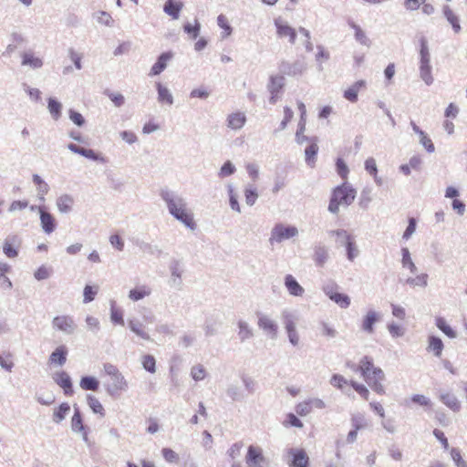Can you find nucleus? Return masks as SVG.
<instances>
[{
	"instance_id": "obj_55",
	"label": "nucleus",
	"mask_w": 467,
	"mask_h": 467,
	"mask_svg": "<svg viewBox=\"0 0 467 467\" xmlns=\"http://www.w3.org/2000/svg\"><path fill=\"white\" fill-rule=\"evenodd\" d=\"M98 293V287L86 285L84 288V303H89L95 299Z\"/></svg>"
},
{
	"instance_id": "obj_51",
	"label": "nucleus",
	"mask_w": 467,
	"mask_h": 467,
	"mask_svg": "<svg viewBox=\"0 0 467 467\" xmlns=\"http://www.w3.org/2000/svg\"><path fill=\"white\" fill-rule=\"evenodd\" d=\"M420 64L430 63V53L427 41L424 38L420 39Z\"/></svg>"
},
{
	"instance_id": "obj_7",
	"label": "nucleus",
	"mask_w": 467,
	"mask_h": 467,
	"mask_svg": "<svg viewBox=\"0 0 467 467\" xmlns=\"http://www.w3.org/2000/svg\"><path fill=\"white\" fill-rule=\"evenodd\" d=\"M31 210H37L40 213L41 226L45 233L51 234L56 229V220L54 216L47 212L42 206H31Z\"/></svg>"
},
{
	"instance_id": "obj_9",
	"label": "nucleus",
	"mask_w": 467,
	"mask_h": 467,
	"mask_svg": "<svg viewBox=\"0 0 467 467\" xmlns=\"http://www.w3.org/2000/svg\"><path fill=\"white\" fill-rule=\"evenodd\" d=\"M52 325L54 328L65 333H72L75 327V322L69 316H57L53 318Z\"/></svg>"
},
{
	"instance_id": "obj_46",
	"label": "nucleus",
	"mask_w": 467,
	"mask_h": 467,
	"mask_svg": "<svg viewBox=\"0 0 467 467\" xmlns=\"http://www.w3.org/2000/svg\"><path fill=\"white\" fill-rule=\"evenodd\" d=\"M142 366L150 373H155L156 371V360L152 355H144L142 357Z\"/></svg>"
},
{
	"instance_id": "obj_54",
	"label": "nucleus",
	"mask_w": 467,
	"mask_h": 467,
	"mask_svg": "<svg viewBox=\"0 0 467 467\" xmlns=\"http://www.w3.org/2000/svg\"><path fill=\"white\" fill-rule=\"evenodd\" d=\"M347 252H348V257L351 261L358 254V250H357L356 244L350 235H347Z\"/></svg>"
},
{
	"instance_id": "obj_31",
	"label": "nucleus",
	"mask_w": 467,
	"mask_h": 467,
	"mask_svg": "<svg viewBox=\"0 0 467 467\" xmlns=\"http://www.w3.org/2000/svg\"><path fill=\"white\" fill-rule=\"evenodd\" d=\"M435 323L437 327L441 331H442L448 337H456V331L447 323V321L443 317H436Z\"/></svg>"
},
{
	"instance_id": "obj_42",
	"label": "nucleus",
	"mask_w": 467,
	"mask_h": 467,
	"mask_svg": "<svg viewBox=\"0 0 467 467\" xmlns=\"http://www.w3.org/2000/svg\"><path fill=\"white\" fill-rule=\"evenodd\" d=\"M420 77L427 85H431L433 81L431 75V67L430 63L420 64Z\"/></svg>"
},
{
	"instance_id": "obj_22",
	"label": "nucleus",
	"mask_w": 467,
	"mask_h": 467,
	"mask_svg": "<svg viewBox=\"0 0 467 467\" xmlns=\"http://www.w3.org/2000/svg\"><path fill=\"white\" fill-rule=\"evenodd\" d=\"M67 148L72 152L82 155L87 159L93 160V161L100 160L99 155L91 149H86V148L80 147L74 143L68 144Z\"/></svg>"
},
{
	"instance_id": "obj_6",
	"label": "nucleus",
	"mask_w": 467,
	"mask_h": 467,
	"mask_svg": "<svg viewBox=\"0 0 467 467\" xmlns=\"http://www.w3.org/2000/svg\"><path fill=\"white\" fill-rule=\"evenodd\" d=\"M275 26L276 28V35L278 37H287L290 44L296 43V31L294 27L289 26L287 22L278 17L275 19Z\"/></svg>"
},
{
	"instance_id": "obj_37",
	"label": "nucleus",
	"mask_w": 467,
	"mask_h": 467,
	"mask_svg": "<svg viewBox=\"0 0 467 467\" xmlns=\"http://www.w3.org/2000/svg\"><path fill=\"white\" fill-rule=\"evenodd\" d=\"M328 257L327 251L323 246H317L315 248L314 252V260L316 264L319 266H323L327 262Z\"/></svg>"
},
{
	"instance_id": "obj_13",
	"label": "nucleus",
	"mask_w": 467,
	"mask_h": 467,
	"mask_svg": "<svg viewBox=\"0 0 467 467\" xmlns=\"http://www.w3.org/2000/svg\"><path fill=\"white\" fill-rule=\"evenodd\" d=\"M19 245L20 241L17 236L8 237L4 242L3 252L8 258H15L18 255Z\"/></svg>"
},
{
	"instance_id": "obj_38",
	"label": "nucleus",
	"mask_w": 467,
	"mask_h": 467,
	"mask_svg": "<svg viewBox=\"0 0 467 467\" xmlns=\"http://www.w3.org/2000/svg\"><path fill=\"white\" fill-rule=\"evenodd\" d=\"M317 151H318V146H317V142H312L309 146L306 147V149L305 150L306 161L309 165H311V166L314 165Z\"/></svg>"
},
{
	"instance_id": "obj_28",
	"label": "nucleus",
	"mask_w": 467,
	"mask_h": 467,
	"mask_svg": "<svg viewBox=\"0 0 467 467\" xmlns=\"http://www.w3.org/2000/svg\"><path fill=\"white\" fill-rule=\"evenodd\" d=\"M443 14L448 22L451 25L454 32L459 33L462 27L457 15H455L454 12L448 5L444 6Z\"/></svg>"
},
{
	"instance_id": "obj_40",
	"label": "nucleus",
	"mask_w": 467,
	"mask_h": 467,
	"mask_svg": "<svg viewBox=\"0 0 467 467\" xmlns=\"http://www.w3.org/2000/svg\"><path fill=\"white\" fill-rule=\"evenodd\" d=\"M401 252H402V265H403V267L409 268L410 271L413 274L416 273L417 267L410 257L409 249L406 247L402 248Z\"/></svg>"
},
{
	"instance_id": "obj_44",
	"label": "nucleus",
	"mask_w": 467,
	"mask_h": 467,
	"mask_svg": "<svg viewBox=\"0 0 467 467\" xmlns=\"http://www.w3.org/2000/svg\"><path fill=\"white\" fill-rule=\"evenodd\" d=\"M129 326L130 329L139 337L144 339H150V336L143 329V325L136 320H130Z\"/></svg>"
},
{
	"instance_id": "obj_45",
	"label": "nucleus",
	"mask_w": 467,
	"mask_h": 467,
	"mask_svg": "<svg viewBox=\"0 0 467 467\" xmlns=\"http://www.w3.org/2000/svg\"><path fill=\"white\" fill-rule=\"evenodd\" d=\"M351 424H352L353 430H356L358 431L362 429H365L368 425L365 417L361 414L352 415Z\"/></svg>"
},
{
	"instance_id": "obj_12",
	"label": "nucleus",
	"mask_w": 467,
	"mask_h": 467,
	"mask_svg": "<svg viewBox=\"0 0 467 467\" xmlns=\"http://www.w3.org/2000/svg\"><path fill=\"white\" fill-rule=\"evenodd\" d=\"M68 350L66 346H58L49 356V365H55L62 367L67 362Z\"/></svg>"
},
{
	"instance_id": "obj_26",
	"label": "nucleus",
	"mask_w": 467,
	"mask_h": 467,
	"mask_svg": "<svg viewBox=\"0 0 467 467\" xmlns=\"http://www.w3.org/2000/svg\"><path fill=\"white\" fill-rule=\"evenodd\" d=\"M74 204L73 198L68 194H63L57 200V206L60 213H68Z\"/></svg>"
},
{
	"instance_id": "obj_5",
	"label": "nucleus",
	"mask_w": 467,
	"mask_h": 467,
	"mask_svg": "<svg viewBox=\"0 0 467 467\" xmlns=\"http://www.w3.org/2000/svg\"><path fill=\"white\" fill-rule=\"evenodd\" d=\"M245 462L249 467H263L266 462L263 449L259 446L250 445L247 449Z\"/></svg>"
},
{
	"instance_id": "obj_20",
	"label": "nucleus",
	"mask_w": 467,
	"mask_h": 467,
	"mask_svg": "<svg viewBox=\"0 0 467 467\" xmlns=\"http://www.w3.org/2000/svg\"><path fill=\"white\" fill-rule=\"evenodd\" d=\"M366 87L364 80H358L350 86L344 92V98L350 102H356L358 100V92Z\"/></svg>"
},
{
	"instance_id": "obj_30",
	"label": "nucleus",
	"mask_w": 467,
	"mask_h": 467,
	"mask_svg": "<svg viewBox=\"0 0 467 467\" xmlns=\"http://www.w3.org/2000/svg\"><path fill=\"white\" fill-rule=\"evenodd\" d=\"M79 386L84 390L97 391L99 388V382L94 377H82L79 382Z\"/></svg>"
},
{
	"instance_id": "obj_59",
	"label": "nucleus",
	"mask_w": 467,
	"mask_h": 467,
	"mask_svg": "<svg viewBox=\"0 0 467 467\" xmlns=\"http://www.w3.org/2000/svg\"><path fill=\"white\" fill-rule=\"evenodd\" d=\"M350 26L355 31L356 39L362 44H366L368 39H367L365 32L360 28V26L354 23H351Z\"/></svg>"
},
{
	"instance_id": "obj_41",
	"label": "nucleus",
	"mask_w": 467,
	"mask_h": 467,
	"mask_svg": "<svg viewBox=\"0 0 467 467\" xmlns=\"http://www.w3.org/2000/svg\"><path fill=\"white\" fill-rule=\"evenodd\" d=\"M349 385L354 389L356 392H358L362 399L368 400L369 399V390L362 383H358L355 380H350Z\"/></svg>"
},
{
	"instance_id": "obj_34",
	"label": "nucleus",
	"mask_w": 467,
	"mask_h": 467,
	"mask_svg": "<svg viewBox=\"0 0 467 467\" xmlns=\"http://www.w3.org/2000/svg\"><path fill=\"white\" fill-rule=\"evenodd\" d=\"M87 401L89 406V408L92 410V411L96 414H99L100 416L105 415V409L103 405L100 403L99 399L92 395H88Z\"/></svg>"
},
{
	"instance_id": "obj_23",
	"label": "nucleus",
	"mask_w": 467,
	"mask_h": 467,
	"mask_svg": "<svg viewBox=\"0 0 467 467\" xmlns=\"http://www.w3.org/2000/svg\"><path fill=\"white\" fill-rule=\"evenodd\" d=\"M246 121V118L242 112H234L228 116L227 126L232 130L241 129Z\"/></svg>"
},
{
	"instance_id": "obj_48",
	"label": "nucleus",
	"mask_w": 467,
	"mask_h": 467,
	"mask_svg": "<svg viewBox=\"0 0 467 467\" xmlns=\"http://www.w3.org/2000/svg\"><path fill=\"white\" fill-rule=\"evenodd\" d=\"M191 375L196 381L202 380L206 377V370L202 365H196L192 368Z\"/></svg>"
},
{
	"instance_id": "obj_29",
	"label": "nucleus",
	"mask_w": 467,
	"mask_h": 467,
	"mask_svg": "<svg viewBox=\"0 0 467 467\" xmlns=\"http://www.w3.org/2000/svg\"><path fill=\"white\" fill-rule=\"evenodd\" d=\"M413 130L419 134L420 143L423 145V147L429 151L433 152L435 150L434 144L432 143V140L426 135L424 131H422L416 124H412Z\"/></svg>"
},
{
	"instance_id": "obj_1",
	"label": "nucleus",
	"mask_w": 467,
	"mask_h": 467,
	"mask_svg": "<svg viewBox=\"0 0 467 467\" xmlns=\"http://www.w3.org/2000/svg\"><path fill=\"white\" fill-rule=\"evenodd\" d=\"M353 371L358 372L368 385L379 395L385 394L383 382L385 374L383 370L375 366L373 358L369 356L362 357L358 365L348 363Z\"/></svg>"
},
{
	"instance_id": "obj_10",
	"label": "nucleus",
	"mask_w": 467,
	"mask_h": 467,
	"mask_svg": "<svg viewBox=\"0 0 467 467\" xmlns=\"http://www.w3.org/2000/svg\"><path fill=\"white\" fill-rule=\"evenodd\" d=\"M54 381L63 389L66 396H72L73 387L69 375L65 371L57 372L53 376Z\"/></svg>"
},
{
	"instance_id": "obj_32",
	"label": "nucleus",
	"mask_w": 467,
	"mask_h": 467,
	"mask_svg": "<svg viewBox=\"0 0 467 467\" xmlns=\"http://www.w3.org/2000/svg\"><path fill=\"white\" fill-rule=\"evenodd\" d=\"M22 65L38 68L42 67L43 62L41 58L36 57L33 53H24L22 55Z\"/></svg>"
},
{
	"instance_id": "obj_21",
	"label": "nucleus",
	"mask_w": 467,
	"mask_h": 467,
	"mask_svg": "<svg viewBox=\"0 0 467 467\" xmlns=\"http://www.w3.org/2000/svg\"><path fill=\"white\" fill-rule=\"evenodd\" d=\"M112 379L113 382L107 387V391L110 395H117L128 388V383L122 375L118 376Z\"/></svg>"
},
{
	"instance_id": "obj_43",
	"label": "nucleus",
	"mask_w": 467,
	"mask_h": 467,
	"mask_svg": "<svg viewBox=\"0 0 467 467\" xmlns=\"http://www.w3.org/2000/svg\"><path fill=\"white\" fill-rule=\"evenodd\" d=\"M62 105L55 99H48V110L55 119H58L61 115Z\"/></svg>"
},
{
	"instance_id": "obj_53",
	"label": "nucleus",
	"mask_w": 467,
	"mask_h": 467,
	"mask_svg": "<svg viewBox=\"0 0 467 467\" xmlns=\"http://www.w3.org/2000/svg\"><path fill=\"white\" fill-rule=\"evenodd\" d=\"M336 169H337V172L342 179H347L349 171H348V168L343 159L338 158L337 160Z\"/></svg>"
},
{
	"instance_id": "obj_52",
	"label": "nucleus",
	"mask_w": 467,
	"mask_h": 467,
	"mask_svg": "<svg viewBox=\"0 0 467 467\" xmlns=\"http://www.w3.org/2000/svg\"><path fill=\"white\" fill-rule=\"evenodd\" d=\"M183 29L192 38H196L200 32V24L197 20H195L194 24H190V23L185 24L183 26Z\"/></svg>"
},
{
	"instance_id": "obj_17",
	"label": "nucleus",
	"mask_w": 467,
	"mask_h": 467,
	"mask_svg": "<svg viewBox=\"0 0 467 467\" xmlns=\"http://www.w3.org/2000/svg\"><path fill=\"white\" fill-rule=\"evenodd\" d=\"M183 4L180 0H167L163 10L167 15L171 16L172 19H178Z\"/></svg>"
},
{
	"instance_id": "obj_27",
	"label": "nucleus",
	"mask_w": 467,
	"mask_h": 467,
	"mask_svg": "<svg viewBox=\"0 0 467 467\" xmlns=\"http://www.w3.org/2000/svg\"><path fill=\"white\" fill-rule=\"evenodd\" d=\"M441 400L453 411H459L461 404L457 398L451 393H444L440 396Z\"/></svg>"
},
{
	"instance_id": "obj_35",
	"label": "nucleus",
	"mask_w": 467,
	"mask_h": 467,
	"mask_svg": "<svg viewBox=\"0 0 467 467\" xmlns=\"http://www.w3.org/2000/svg\"><path fill=\"white\" fill-rule=\"evenodd\" d=\"M157 90L159 100L161 103H166L168 105H171L173 102V99L169 89L166 87H163L161 83H157Z\"/></svg>"
},
{
	"instance_id": "obj_60",
	"label": "nucleus",
	"mask_w": 467,
	"mask_h": 467,
	"mask_svg": "<svg viewBox=\"0 0 467 467\" xmlns=\"http://www.w3.org/2000/svg\"><path fill=\"white\" fill-rule=\"evenodd\" d=\"M239 336L242 340H244L252 336V331L249 329L247 324L244 321L238 323Z\"/></svg>"
},
{
	"instance_id": "obj_2",
	"label": "nucleus",
	"mask_w": 467,
	"mask_h": 467,
	"mask_svg": "<svg viewBox=\"0 0 467 467\" xmlns=\"http://www.w3.org/2000/svg\"><path fill=\"white\" fill-rule=\"evenodd\" d=\"M355 197L356 191L347 183H343L333 191L328 210L337 213L339 211V205H349Z\"/></svg>"
},
{
	"instance_id": "obj_14",
	"label": "nucleus",
	"mask_w": 467,
	"mask_h": 467,
	"mask_svg": "<svg viewBox=\"0 0 467 467\" xmlns=\"http://www.w3.org/2000/svg\"><path fill=\"white\" fill-rule=\"evenodd\" d=\"M173 54L171 52L162 53L157 62L151 67L150 75L156 76L161 74L167 67L168 62L172 58Z\"/></svg>"
},
{
	"instance_id": "obj_56",
	"label": "nucleus",
	"mask_w": 467,
	"mask_h": 467,
	"mask_svg": "<svg viewBox=\"0 0 467 467\" xmlns=\"http://www.w3.org/2000/svg\"><path fill=\"white\" fill-rule=\"evenodd\" d=\"M218 26L223 29V36H228L232 33V28L229 26L228 19L225 16L220 15L217 18Z\"/></svg>"
},
{
	"instance_id": "obj_3",
	"label": "nucleus",
	"mask_w": 467,
	"mask_h": 467,
	"mask_svg": "<svg viewBox=\"0 0 467 467\" xmlns=\"http://www.w3.org/2000/svg\"><path fill=\"white\" fill-rule=\"evenodd\" d=\"M163 199L167 202L170 213L178 220L182 222L186 226L191 229L195 228V222L192 214L188 211L185 204L182 200H173L169 197V194H163Z\"/></svg>"
},
{
	"instance_id": "obj_62",
	"label": "nucleus",
	"mask_w": 467,
	"mask_h": 467,
	"mask_svg": "<svg viewBox=\"0 0 467 467\" xmlns=\"http://www.w3.org/2000/svg\"><path fill=\"white\" fill-rule=\"evenodd\" d=\"M50 269L47 267L46 265H42L35 272V277L37 280H44L49 277L50 275Z\"/></svg>"
},
{
	"instance_id": "obj_4",
	"label": "nucleus",
	"mask_w": 467,
	"mask_h": 467,
	"mask_svg": "<svg viewBox=\"0 0 467 467\" xmlns=\"http://www.w3.org/2000/svg\"><path fill=\"white\" fill-rule=\"evenodd\" d=\"M297 233L298 231L295 226H285L279 223L273 228L270 242L281 243L285 239L296 236Z\"/></svg>"
},
{
	"instance_id": "obj_8",
	"label": "nucleus",
	"mask_w": 467,
	"mask_h": 467,
	"mask_svg": "<svg viewBox=\"0 0 467 467\" xmlns=\"http://www.w3.org/2000/svg\"><path fill=\"white\" fill-rule=\"evenodd\" d=\"M288 454L291 457L290 467H308L309 458L303 449H291Z\"/></svg>"
},
{
	"instance_id": "obj_18",
	"label": "nucleus",
	"mask_w": 467,
	"mask_h": 467,
	"mask_svg": "<svg viewBox=\"0 0 467 467\" xmlns=\"http://www.w3.org/2000/svg\"><path fill=\"white\" fill-rule=\"evenodd\" d=\"M285 86V78L281 75L271 76L268 84V90L272 97H277Z\"/></svg>"
},
{
	"instance_id": "obj_11",
	"label": "nucleus",
	"mask_w": 467,
	"mask_h": 467,
	"mask_svg": "<svg viewBox=\"0 0 467 467\" xmlns=\"http://www.w3.org/2000/svg\"><path fill=\"white\" fill-rule=\"evenodd\" d=\"M326 295L342 308H347L350 305V298L342 293L337 292L334 286L325 288Z\"/></svg>"
},
{
	"instance_id": "obj_61",
	"label": "nucleus",
	"mask_w": 467,
	"mask_h": 467,
	"mask_svg": "<svg viewBox=\"0 0 467 467\" xmlns=\"http://www.w3.org/2000/svg\"><path fill=\"white\" fill-rule=\"evenodd\" d=\"M110 317L113 323L124 325L123 314L121 310L116 307H112Z\"/></svg>"
},
{
	"instance_id": "obj_58",
	"label": "nucleus",
	"mask_w": 467,
	"mask_h": 467,
	"mask_svg": "<svg viewBox=\"0 0 467 467\" xmlns=\"http://www.w3.org/2000/svg\"><path fill=\"white\" fill-rule=\"evenodd\" d=\"M365 169L370 175L377 177L378 168L375 159L368 158L365 161Z\"/></svg>"
},
{
	"instance_id": "obj_49",
	"label": "nucleus",
	"mask_w": 467,
	"mask_h": 467,
	"mask_svg": "<svg viewBox=\"0 0 467 467\" xmlns=\"http://www.w3.org/2000/svg\"><path fill=\"white\" fill-rule=\"evenodd\" d=\"M330 383L332 386L338 389H343L346 385H349V381H348L342 375L339 374L333 375L330 379Z\"/></svg>"
},
{
	"instance_id": "obj_24",
	"label": "nucleus",
	"mask_w": 467,
	"mask_h": 467,
	"mask_svg": "<svg viewBox=\"0 0 467 467\" xmlns=\"http://www.w3.org/2000/svg\"><path fill=\"white\" fill-rule=\"evenodd\" d=\"M443 343L440 337L431 336L428 340L427 350L432 352L436 357H441L443 350Z\"/></svg>"
},
{
	"instance_id": "obj_19",
	"label": "nucleus",
	"mask_w": 467,
	"mask_h": 467,
	"mask_svg": "<svg viewBox=\"0 0 467 467\" xmlns=\"http://www.w3.org/2000/svg\"><path fill=\"white\" fill-rule=\"evenodd\" d=\"M380 319V315L375 311H368L367 315L364 317L361 324V327L367 333H373L374 328L373 326L376 322Z\"/></svg>"
},
{
	"instance_id": "obj_33",
	"label": "nucleus",
	"mask_w": 467,
	"mask_h": 467,
	"mask_svg": "<svg viewBox=\"0 0 467 467\" xmlns=\"http://www.w3.org/2000/svg\"><path fill=\"white\" fill-rule=\"evenodd\" d=\"M70 411V406L67 402L61 403L53 413V420L55 422H61Z\"/></svg>"
},
{
	"instance_id": "obj_16",
	"label": "nucleus",
	"mask_w": 467,
	"mask_h": 467,
	"mask_svg": "<svg viewBox=\"0 0 467 467\" xmlns=\"http://www.w3.org/2000/svg\"><path fill=\"white\" fill-rule=\"evenodd\" d=\"M71 428L74 431L82 434L83 439L88 441V431L86 426L83 424V420L80 411L76 409L74 415L71 419Z\"/></svg>"
},
{
	"instance_id": "obj_50",
	"label": "nucleus",
	"mask_w": 467,
	"mask_h": 467,
	"mask_svg": "<svg viewBox=\"0 0 467 467\" xmlns=\"http://www.w3.org/2000/svg\"><path fill=\"white\" fill-rule=\"evenodd\" d=\"M312 401H303L296 405V411L300 416H306L312 411Z\"/></svg>"
},
{
	"instance_id": "obj_47",
	"label": "nucleus",
	"mask_w": 467,
	"mask_h": 467,
	"mask_svg": "<svg viewBox=\"0 0 467 467\" xmlns=\"http://www.w3.org/2000/svg\"><path fill=\"white\" fill-rule=\"evenodd\" d=\"M283 425L286 428L296 427L302 428L303 422L293 413H288L285 420L283 421Z\"/></svg>"
},
{
	"instance_id": "obj_57",
	"label": "nucleus",
	"mask_w": 467,
	"mask_h": 467,
	"mask_svg": "<svg viewBox=\"0 0 467 467\" xmlns=\"http://www.w3.org/2000/svg\"><path fill=\"white\" fill-rule=\"evenodd\" d=\"M451 456L453 462H455V464L457 465V467H467V463L462 459L461 451L458 449L452 448L451 450Z\"/></svg>"
},
{
	"instance_id": "obj_25",
	"label": "nucleus",
	"mask_w": 467,
	"mask_h": 467,
	"mask_svg": "<svg viewBox=\"0 0 467 467\" xmlns=\"http://www.w3.org/2000/svg\"><path fill=\"white\" fill-rule=\"evenodd\" d=\"M285 284L289 293L293 296H302V294L304 293L303 287L291 275H287L285 276Z\"/></svg>"
},
{
	"instance_id": "obj_64",
	"label": "nucleus",
	"mask_w": 467,
	"mask_h": 467,
	"mask_svg": "<svg viewBox=\"0 0 467 467\" xmlns=\"http://www.w3.org/2000/svg\"><path fill=\"white\" fill-rule=\"evenodd\" d=\"M163 458L169 462H174L178 460L177 453L170 448H164L161 451Z\"/></svg>"
},
{
	"instance_id": "obj_39",
	"label": "nucleus",
	"mask_w": 467,
	"mask_h": 467,
	"mask_svg": "<svg viewBox=\"0 0 467 467\" xmlns=\"http://www.w3.org/2000/svg\"><path fill=\"white\" fill-rule=\"evenodd\" d=\"M406 283L412 287H415V286L425 287L428 283V275L420 274L415 277H410L406 280Z\"/></svg>"
},
{
	"instance_id": "obj_36",
	"label": "nucleus",
	"mask_w": 467,
	"mask_h": 467,
	"mask_svg": "<svg viewBox=\"0 0 467 467\" xmlns=\"http://www.w3.org/2000/svg\"><path fill=\"white\" fill-rule=\"evenodd\" d=\"M150 294V289L147 286H140L131 289L129 294V297L132 301H138Z\"/></svg>"
},
{
	"instance_id": "obj_63",
	"label": "nucleus",
	"mask_w": 467,
	"mask_h": 467,
	"mask_svg": "<svg viewBox=\"0 0 467 467\" xmlns=\"http://www.w3.org/2000/svg\"><path fill=\"white\" fill-rule=\"evenodd\" d=\"M320 334L324 337H333L336 336V330L327 323H322L320 326Z\"/></svg>"
},
{
	"instance_id": "obj_15",
	"label": "nucleus",
	"mask_w": 467,
	"mask_h": 467,
	"mask_svg": "<svg viewBox=\"0 0 467 467\" xmlns=\"http://www.w3.org/2000/svg\"><path fill=\"white\" fill-rule=\"evenodd\" d=\"M257 324L261 329L268 333L272 337H276L278 327L270 317L260 316Z\"/></svg>"
}]
</instances>
